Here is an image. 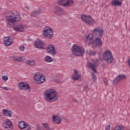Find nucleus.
<instances>
[{
    "label": "nucleus",
    "instance_id": "1",
    "mask_svg": "<svg viewBox=\"0 0 130 130\" xmlns=\"http://www.w3.org/2000/svg\"><path fill=\"white\" fill-rule=\"evenodd\" d=\"M44 97L48 102H54L57 100L58 94L54 89H49L44 93Z\"/></svg>",
    "mask_w": 130,
    "mask_h": 130
},
{
    "label": "nucleus",
    "instance_id": "2",
    "mask_svg": "<svg viewBox=\"0 0 130 130\" xmlns=\"http://www.w3.org/2000/svg\"><path fill=\"white\" fill-rule=\"evenodd\" d=\"M10 15L6 16V21L9 25H15V22L17 21H20L21 16L19 13L16 10H12L10 12Z\"/></svg>",
    "mask_w": 130,
    "mask_h": 130
},
{
    "label": "nucleus",
    "instance_id": "3",
    "mask_svg": "<svg viewBox=\"0 0 130 130\" xmlns=\"http://www.w3.org/2000/svg\"><path fill=\"white\" fill-rule=\"evenodd\" d=\"M103 58L107 62V63H112L114 58L111 51L109 50H106L103 53Z\"/></svg>",
    "mask_w": 130,
    "mask_h": 130
},
{
    "label": "nucleus",
    "instance_id": "4",
    "mask_svg": "<svg viewBox=\"0 0 130 130\" xmlns=\"http://www.w3.org/2000/svg\"><path fill=\"white\" fill-rule=\"evenodd\" d=\"M33 79L34 82L39 85L45 82V76L42 73H36L34 76Z\"/></svg>",
    "mask_w": 130,
    "mask_h": 130
},
{
    "label": "nucleus",
    "instance_id": "5",
    "mask_svg": "<svg viewBox=\"0 0 130 130\" xmlns=\"http://www.w3.org/2000/svg\"><path fill=\"white\" fill-rule=\"evenodd\" d=\"M43 36L46 39H52L53 38L52 29L48 26L45 27L43 30Z\"/></svg>",
    "mask_w": 130,
    "mask_h": 130
},
{
    "label": "nucleus",
    "instance_id": "6",
    "mask_svg": "<svg viewBox=\"0 0 130 130\" xmlns=\"http://www.w3.org/2000/svg\"><path fill=\"white\" fill-rule=\"evenodd\" d=\"M71 52L73 55L81 56L82 55V47L78 44H74L71 48Z\"/></svg>",
    "mask_w": 130,
    "mask_h": 130
},
{
    "label": "nucleus",
    "instance_id": "7",
    "mask_svg": "<svg viewBox=\"0 0 130 130\" xmlns=\"http://www.w3.org/2000/svg\"><path fill=\"white\" fill-rule=\"evenodd\" d=\"M57 3L59 6L65 8H70L74 5V0H58Z\"/></svg>",
    "mask_w": 130,
    "mask_h": 130
},
{
    "label": "nucleus",
    "instance_id": "8",
    "mask_svg": "<svg viewBox=\"0 0 130 130\" xmlns=\"http://www.w3.org/2000/svg\"><path fill=\"white\" fill-rule=\"evenodd\" d=\"M46 51L48 54H51L52 56H55L57 53L55 46L53 44L48 45L46 48Z\"/></svg>",
    "mask_w": 130,
    "mask_h": 130
},
{
    "label": "nucleus",
    "instance_id": "9",
    "mask_svg": "<svg viewBox=\"0 0 130 130\" xmlns=\"http://www.w3.org/2000/svg\"><path fill=\"white\" fill-rule=\"evenodd\" d=\"M18 88L20 89V90H22L23 91L27 92V93L30 92V85L29 84L24 81H22L19 83Z\"/></svg>",
    "mask_w": 130,
    "mask_h": 130
},
{
    "label": "nucleus",
    "instance_id": "10",
    "mask_svg": "<svg viewBox=\"0 0 130 130\" xmlns=\"http://www.w3.org/2000/svg\"><path fill=\"white\" fill-rule=\"evenodd\" d=\"M82 20L86 24H88V25H93V24H95V23H96L95 20L92 18V17L88 16L85 15H82Z\"/></svg>",
    "mask_w": 130,
    "mask_h": 130
},
{
    "label": "nucleus",
    "instance_id": "11",
    "mask_svg": "<svg viewBox=\"0 0 130 130\" xmlns=\"http://www.w3.org/2000/svg\"><path fill=\"white\" fill-rule=\"evenodd\" d=\"M92 33L95 35L96 37H99V38H102L103 36V33H104V30L101 27H98L94 28L92 30Z\"/></svg>",
    "mask_w": 130,
    "mask_h": 130
},
{
    "label": "nucleus",
    "instance_id": "12",
    "mask_svg": "<svg viewBox=\"0 0 130 130\" xmlns=\"http://www.w3.org/2000/svg\"><path fill=\"white\" fill-rule=\"evenodd\" d=\"M2 126L4 129L10 130L13 127V122L9 119H5L2 123Z\"/></svg>",
    "mask_w": 130,
    "mask_h": 130
},
{
    "label": "nucleus",
    "instance_id": "13",
    "mask_svg": "<svg viewBox=\"0 0 130 130\" xmlns=\"http://www.w3.org/2000/svg\"><path fill=\"white\" fill-rule=\"evenodd\" d=\"M98 63H99V60L98 59H95L92 61V62H90L88 64V66L93 72L94 73H97V70L96 69V68L98 67Z\"/></svg>",
    "mask_w": 130,
    "mask_h": 130
},
{
    "label": "nucleus",
    "instance_id": "14",
    "mask_svg": "<svg viewBox=\"0 0 130 130\" xmlns=\"http://www.w3.org/2000/svg\"><path fill=\"white\" fill-rule=\"evenodd\" d=\"M18 127L21 130H30V125L28 123L21 121L18 123Z\"/></svg>",
    "mask_w": 130,
    "mask_h": 130
},
{
    "label": "nucleus",
    "instance_id": "15",
    "mask_svg": "<svg viewBox=\"0 0 130 130\" xmlns=\"http://www.w3.org/2000/svg\"><path fill=\"white\" fill-rule=\"evenodd\" d=\"M34 46L36 48H40L41 49H45L46 46L44 42L40 40H38L34 44Z\"/></svg>",
    "mask_w": 130,
    "mask_h": 130
},
{
    "label": "nucleus",
    "instance_id": "16",
    "mask_svg": "<svg viewBox=\"0 0 130 130\" xmlns=\"http://www.w3.org/2000/svg\"><path fill=\"white\" fill-rule=\"evenodd\" d=\"M26 25L24 24H19L13 27L14 30L16 32H24L26 28Z\"/></svg>",
    "mask_w": 130,
    "mask_h": 130
},
{
    "label": "nucleus",
    "instance_id": "17",
    "mask_svg": "<svg viewBox=\"0 0 130 130\" xmlns=\"http://www.w3.org/2000/svg\"><path fill=\"white\" fill-rule=\"evenodd\" d=\"M54 13L55 15H57L58 16H62V15H64L66 14L63 10L58 6L55 7Z\"/></svg>",
    "mask_w": 130,
    "mask_h": 130
},
{
    "label": "nucleus",
    "instance_id": "18",
    "mask_svg": "<svg viewBox=\"0 0 130 130\" xmlns=\"http://www.w3.org/2000/svg\"><path fill=\"white\" fill-rule=\"evenodd\" d=\"M13 39L10 37H7L4 39V45L5 46H10L13 44Z\"/></svg>",
    "mask_w": 130,
    "mask_h": 130
},
{
    "label": "nucleus",
    "instance_id": "19",
    "mask_svg": "<svg viewBox=\"0 0 130 130\" xmlns=\"http://www.w3.org/2000/svg\"><path fill=\"white\" fill-rule=\"evenodd\" d=\"M93 46H102V40H101V38L97 37L95 38L92 43Z\"/></svg>",
    "mask_w": 130,
    "mask_h": 130
},
{
    "label": "nucleus",
    "instance_id": "20",
    "mask_svg": "<svg viewBox=\"0 0 130 130\" xmlns=\"http://www.w3.org/2000/svg\"><path fill=\"white\" fill-rule=\"evenodd\" d=\"M74 72L72 74V79L74 81H77V80H78L80 78H81V74L79 73V72L77 69H74Z\"/></svg>",
    "mask_w": 130,
    "mask_h": 130
},
{
    "label": "nucleus",
    "instance_id": "21",
    "mask_svg": "<svg viewBox=\"0 0 130 130\" xmlns=\"http://www.w3.org/2000/svg\"><path fill=\"white\" fill-rule=\"evenodd\" d=\"M52 119V122H54V123L59 124L61 122V118L58 115H53Z\"/></svg>",
    "mask_w": 130,
    "mask_h": 130
},
{
    "label": "nucleus",
    "instance_id": "22",
    "mask_svg": "<svg viewBox=\"0 0 130 130\" xmlns=\"http://www.w3.org/2000/svg\"><path fill=\"white\" fill-rule=\"evenodd\" d=\"M126 78V76L124 75H119L116 79L114 80V84H117L121 80H123Z\"/></svg>",
    "mask_w": 130,
    "mask_h": 130
},
{
    "label": "nucleus",
    "instance_id": "23",
    "mask_svg": "<svg viewBox=\"0 0 130 130\" xmlns=\"http://www.w3.org/2000/svg\"><path fill=\"white\" fill-rule=\"evenodd\" d=\"M2 112L4 116H7L8 117H12V111L8 110L6 109L2 110Z\"/></svg>",
    "mask_w": 130,
    "mask_h": 130
},
{
    "label": "nucleus",
    "instance_id": "24",
    "mask_svg": "<svg viewBox=\"0 0 130 130\" xmlns=\"http://www.w3.org/2000/svg\"><path fill=\"white\" fill-rule=\"evenodd\" d=\"M11 59L13 60V61H19V62L24 61V60H25V59L21 58L20 56H12L11 57Z\"/></svg>",
    "mask_w": 130,
    "mask_h": 130
},
{
    "label": "nucleus",
    "instance_id": "25",
    "mask_svg": "<svg viewBox=\"0 0 130 130\" xmlns=\"http://www.w3.org/2000/svg\"><path fill=\"white\" fill-rule=\"evenodd\" d=\"M111 4L115 7H120L122 5L121 1H119V0H113L111 2Z\"/></svg>",
    "mask_w": 130,
    "mask_h": 130
},
{
    "label": "nucleus",
    "instance_id": "26",
    "mask_svg": "<svg viewBox=\"0 0 130 130\" xmlns=\"http://www.w3.org/2000/svg\"><path fill=\"white\" fill-rule=\"evenodd\" d=\"M44 60L45 61V62L50 63L53 61V59L51 56L47 55L44 57Z\"/></svg>",
    "mask_w": 130,
    "mask_h": 130
},
{
    "label": "nucleus",
    "instance_id": "27",
    "mask_svg": "<svg viewBox=\"0 0 130 130\" xmlns=\"http://www.w3.org/2000/svg\"><path fill=\"white\" fill-rule=\"evenodd\" d=\"M25 63L26 64H27V66H30V67H34V66L36 64L34 60H27L25 61Z\"/></svg>",
    "mask_w": 130,
    "mask_h": 130
},
{
    "label": "nucleus",
    "instance_id": "28",
    "mask_svg": "<svg viewBox=\"0 0 130 130\" xmlns=\"http://www.w3.org/2000/svg\"><path fill=\"white\" fill-rule=\"evenodd\" d=\"M87 40H89V41H92L93 39H94V35L92 34L88 35L87 37Z\"/></svg>",
    "mask_w": 130,
    "mask_h": 130
},
{
    "label": "nucleus",
    "instance_id": "29",
    "mask_svg": "<svg viewBox=\"0 0 130 130\" xmlns=\"http://www.w3.org/2000/svg\"><path fill=\"white\" fill-rule=\"evenodd\" d=\"M97 53V52H96V51H92V50H89L88 51V54L90 55H95V54Z\"/></svg>",
    "mask_w": 130,
    "mask_h": 130
},
{
    "label": "nucleus",
    "instance_id": "30",
    "mask_svg": "<svg viewBox=\"0 0 130 130\" xmlns=\"http://www.w3.org/2000/svg\"><path fill=\"white\" fill-rule=\"evenodd\" d=\"M91 77L93 81L96 82V80H97V78L96 77V75H95V74L92 73Z\"/></svg>",
    "mask_w": 130,
    "mask_h": 130
},
{
    "label": "nucleus",
    "instance_id": "31",
    "mask_svg": "<svg viewBox=\"0 0 130 130\" xmlns=\"http://www.w3.org/2000/svg\"><path fill=\"white\" fill-rule=\"evenodd\" d=\"M43 126L46 129H49V126L47 123H43Z\"/></svg>",
    "mask_w": 130,
    "mask_h": 130
},
{
    "label": "nucleus",
    "instance_id": "32",
    "mask_svg": "<svg viewBox=\"0 0 130 130\" xmlns=\"http://www.w3.org/2000/svg\"><path fill=\"white\" fill-rule=\"evenodd\" d=\"M19 49L20 51H24L25 50V47L23 45L19 46Z\"/></svg>",
    "mask_w": 130,
    "mask_h": 130
},
{
    "label": "nucleus",
    "instance_id": "33",
    "mask_svg": "<svg viewBox=\"0 0 130 130\" xmlns=\"http://www.w3.org/2000/svg\"><path fill=\"white\" fill-rule=\"evenodd\" d=\"M2 80H3V81H8V80H9V77L7 75H4L2 77Z\"/></svg>",
    "mask_w": 130,
    "mask_h": 130
},
{
    "label": "nucleus",
    "instance_id": "34",
    "mask_svg": "<svg viewBox=\"0 0 130 130\" xmlns=\"http://www.w3.org/2000/svg\"><path fill=\"white\" fill-rule=\"evenodd\" d=\"M1 89H3V90H5V91H9L10 90V88L8 87H3L1 86Z\"/></svg>",
    "mask_w": 130,
    "mask_h": 130
},
{
    "label": "nucleus",
    "instance_id": "35",
    "mask_svg": "<svg viewBox=\"0 0 130 130\" xmlns=\"http://www.w3.org/2000/svg\"><path fill=\"white\" fill-rule=\"evenodd\" d=\"M114 130H121V127L120 126H116Z\"/></svg>",
    "mask_w": 130,
    "mask_h": 130
},
{
    "label": "nucleus",
    "instance_id": "36",
    "mask_svg": "<svg viewBox=\"0 0 130 130\" xmlns=\"http://www.w3.org/2000/svg\"><path fill=\"white\" fill-rule=\"evenodd\" d=\"M57 78V75H56V74H54L53 76V79L54 80V81H56Z\"/></svg>",
    "mask_w": 130,
    "mask_h": 130
},
{
    "label": "nucleus",
    "instance_id": "37",
    "mask_svg": "<svg viewBox=\"0 0 130 130\" xmlns=\"http://www.w3.org/2000/svg\"><path fill=\"white\" fill-rule=\"evenodd\" d=\"M84 89L86 91H89V90H90V88L89 87V85H87L86 87H85Z\"/></svg>",
    "mask_w": 130,
    "mask_h": 130
},
{
    "label": "nucleus",
    "instance_id": "38",
    "mask_svg": "<svg viewBox=\"0 0 130 130\" xmlns=\"http://www.w3.org/2000/svg\"><path fill=\"white\" fill-rule=\"evenodd\" d=\"M104 83L107 85V83H108V80H107V79H106V78H104Z\"/></svg>",
    "mask_w": 130,
    "mask_h": 130
},
{
    "label": "nucleus",
    "instance_id": "39",
    "mask_svg": "<svg viewBox=\"0 0 130 130\" xmlns=\"http://www.w3.org/2000/svg\"><path fill=\"white\" fill-rule=\"evenodd\" d=\"M106 130H110V125H108L106 128Z\"/></svg>",
    "mask_w": 130,
    "mask_h": 130
},
{
    "label": "nucleus",
    "instance_id": "40",
    "mask_svg": "<svg viewBox=\"0 0 130 130\" xmlns=\"http://www.w3.org/2000/svg\"><path fill=\"white\" fill-rule=\"evenodd\" d=\"M72 101L74 103H77V102H78V101H77V100H76V99H73Z\"/></svg>",
    "mask_w": 130,
    "mask_h": 130
},
{
    "label": "nucleus",
    "instance_id": "41",
    "mask_svg": "<svg viewBox=\"0 0 130 130\" xmlns=\"http://www.w3.org/2000/svg\"><path fill=\"white\" fill-rule=\"evenodd\" d=\"M83 52H85V50L82 49V53Z\"/></svg>",
    "mask_w": 130,
    "mask_h": 130
},
{
    "label": "nucleus",
    "instance_id": "42",
    "mask_svg": "<svg viewBox=\"0 0 130 130\" xmlns=\"http://www.w3.org/2000/svg\"><path fill=\"white\" fill-rule=\"evenodd\" d=\"M101 60H102V59H100Z\"/></svg>",
    "mask_w": 130,
    "mask_h": 130
}]
</instances>
